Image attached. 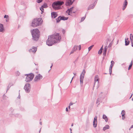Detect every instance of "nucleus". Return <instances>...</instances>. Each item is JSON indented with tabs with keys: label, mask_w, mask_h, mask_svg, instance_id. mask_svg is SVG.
Returning <instances> with one entry per match:
<instances>
[{
	"label": "nucleus",
	"mask_w": 133,
	"mask_h": 133,
	"mask_svg": "<svg viewBox=\"0 0 133 133\" xmlns=\"http://www.w3.org/2000/svg\"><path fill=\"white\" fill-rule=\"evenodd\" d=\"M66 111L67 112L68 111V109L67 108H66Z\"/></svg>",
	"instance_id": "56"
},
{
	"label": "nucleus",
	"mask_w": 133,
	"mask_h": 133,
	"mask_svg": "<svg viewBox=\"0 0 133 133\" xmlns=\"http://www.w3.org/2000/svg\"><path fill=\"white\" fill-rule=\"evenodd\" d=\"M75 0H66L65 5L66 6L71 5L73 3Z\"/></svg>",
	"instance_id": "9"
},
{
	"label": "nucleus",
	"mask_w": 133,
	"mask_h": 133,
	"mask_svg": "<svg viewBox=\"0 0 133 133\" xmlns=\"http://www.w3.org/2000/svg\"><path fill=\"white\" fill-rule=\"evenodd\" d=\"M43 1V0H37V2L38 3H40Z\"/></svg>",
	"instance_id": "38"
},
{
	"label": "nucleus",
	"mask_w": 133,
	"mask_h": 133,
	"mask_svg": "<svg viewBox=\"0 0 133 133\" xmlns=\"http://www.w3.org/2000/svg\"><path fill=\"white\" fill-rule=\"evenodd\" d=\"M43 78L42 75H41L40 74H39L38 75L36 76L35 77L34 80L35 82H36L37 80H39L41 79H42Z\"/></svg>",
	"instance_id": "8"
},
{
	"label": "nucleus",
	"mask_w": 133,
	"mask_h": 133,
	"mask_svg": "<svg viewBox=\"0 0 133 133\" xmlns=\"http://www.w3.org/2000/svg\"><path fill=\"white\" fill-rule=\"evenodd\" d=\"M98 75H96L95 76V77L94 78V85L95 84V83L97 82V83H98Z\"/></svg>",
	"instance_id": "14"
},
{
	"label": "nucleus",
	"mask_w": 133,
	"mask_h": 133,
	"mask_svg": "<svg viewBox=\"0 0 133 133\" xmlns=\"http://www.w3.org/2000/svg\"><path fill=\"white\" fill-rule=\"evenodd\" d=\"M25 76H26L25 78V81L26 82H29L31 81L33 78L34 75L32 73L25 74Z\"/></svg>",
	"instance_id": "4"
},
{
	"label": "nucleus",
	"mask_w": 133,
	"mask_h": 133,
	"mask_svg": "<svg viewBox=\"0 0 133 133\" xmlns=\"http://www.w3.org/2000/svg\"><path fill=\"white\" fill-rule=\"evenodd\" d=\"M132 63H133V61H132V60L130 62V64H131V65H132Z\"/></svg>",
	"instance_id": "52"
},
{
	"label": "nucleus",
	"mask_w": 133,
	"mask_h": 133,
	"mask_svg": "<svg viewBox=\"0 0 133 133\" xmlns=\"http://www.w3.org/2000/svg\"><path fill=\"white\" fill-rule=\"evenodd\" d=\"M64 3L63 2L61 1H57L54 2L52 4V6L53 8L55 9L57 6L58 5H61Z\"/></svg>",
	"instance_id": "5"
},
{
	"label": "nucleus",
	"mask_w": 133,
	"mask_h": 133,
	"mask_svg": "<svg viewBox=\"0 0 133 133\" xmlns=\"http://www.w3.org/2000/svg\"><path fill=\"white\" fill-rule=\"evenodd\" d=\"M93 46V45H92L88 48V50L89 51H90L91 49Z\"/></svg>",
	"instance_id": "35"
},
{
	"label": "nucleus",
	"mask_w": 133,
	"mask_h": 133,
	"mask_svg": "<svg viewBox=\"0 0 133 133\" xmlns=\"http://www.w3.org/2000/svg\"><path fill=\"white\" fill-rule=\"evenodd\" d=\"M32 36V39L34 41H37L39 39L40 35V32L38 29H36L31 30Z\"/></svg>",
	"instance_id": "2"
},
{
	"label": "nucleus",
	"mask_w": 133,
	"mask_h": 133,
	"mask_svg": "<svg viewBox=\"0 0 133 133\" xmlns=\"http://www.w3.org/2000/svg\"><path fill=\"white\" fill-rule=\"evenodd\" d=\"M103 45L102 46L101 48L100 49V50H102L103 49Z\"/></svg>",
	"instance_id": "54"
},
{
	"label": "nucleus",
	"mask_w": 133,
	"mask_h": 133,
	"mask_svg": "<svg viewBox=\"0 0 133 133\" xmlns=\"http://www.w3.org/2000/svg\"><path fill=\"white\" fill-rule=\"evenodd\" d=\"M39 124H40V125H42V122H39Z\"/></svg>",
	"instance_id": "58"
},
{
	"label": "nucleus",
	"mask_w": 133,
	"mask_h": 133,
	"mask_svg": "<svg viewBox=\"0 0 133 133\" xmlns=\"http://www.w3.org/2000/svg\"><path fill=\"white\" fill-rule=\"evenodd\" d=\"M8 97L4 94L2 98L3 100H6Z\"/></svg>",
	"instance_id": "27"
},
{
	"label": "nucleus",
	"mask_w": 133,
	"mask_h": 133,
	"mask_svg": "<svg viewBox=\"0 0 133 133\" xmlns=\"http://www.w3.org/2000/svg\"><path fill=\"white\" fill-rule=\"evenodd\" d=\"M95 5L94 4H91L89 5L88 8V10H90L93 9L95 7Z\"/></svg>",
	"instance_id": "18"
},
{
	"label": "nucleus",
	"mask_w": 133,
	"mask_h": 133,
	"mask_svg": "<svg viewBox=\"0 0 133 133\" xmlns=\"http://www.w3.org/2000/svg\"><path fill=\"white\" fill-rule=\"evenodd\" d=\"M85 16L82 17L81 18V21L82 22L85 19Z\"/></svg>",
	"instance_id": "36"
},
{
	"label": "nucleus",
	"mask_w": 133,
	"mask_h": 133,
	"mask_svg": "<svg viewBox=\"0 0 133 133\" xmlns=\"http://www.w3.org/2000/svg\"><path fill=\"white\" fill-rule=\"evenodd\" d=\"M50 38V35L48 36V39L46 41V44L49 46H50V40L49 38Z\"/></svg>",
	"instance_id": "16"
},
{
	"label": "nucleus",
	"mask_w": 133,
	"mask_h": 133,
	"mask_svg": "<svg viewBox=\"0 0 133 133\" xmlns=\"http://www.w3.org/2000/svg\"><path fill=\"white\" fill-rule=\"evenodd\" d=\"M103 118L105 120V121L107 122L108 121V118L105 115H103Z\"/></svg>",
	"instance_id": "21"
},
{
	"label": "nucleus",
	"mask_w": 133,
	"mask_h": 133,
	"mask_svg": "<svg viewBox=\"0 0 133 133\" xmlns=\"http://www.w3.org/2000/svg\"><path fill=\"white\" fill-rule=\"evenodd\" d=\"M73 104V103H70L69 104V105H70V106L71 105H72Z\"/></svg>",
	"instance_id": "49"
},
{
	"label": "nucleus",
	"mask_w": 133,
	"mask_h": 133,
	"mask_svg": "<svg viewBox=\"0 0 133 133\" xmlns=\"http://www.w3.org/2000/svg\"><path fill=\"white\" fill-rule=\"evenodd\" d=\"M132 94L131 95V96H130V97L129 98L130 99L131 98V97H132Z\"/></svg>",
	"instance_id": "59"
},
{
	"label": "nucleus",
	"mask_w": 133,
	"mask_h": 133,
	"mask_svg": "<svg viewBox=\"0 0 133 133\" xmlns=\"http://www.w3.org/2000/svg\"><path fill=\"white\" fill-rule=\"evenodd\" d=\"M75 13V12H73V11H72V13Z\"/></svg>",
	"instance_id": "62"
},
{
	"label": "nucleus",
	"mask_w": 133,
	"mask_h": 133,
	"mask_svg": "<svg viewBox=\"0 0 133 133\" xmlns=\"http://www.w3.org/2000/svg\"><path fill=\"white\" fill-rule=\"evenodd\" d=\"M51 14V18H55L58 15L57 13L56 12H52Z\"/></svg>",
	"instance_id": "10"
},
{
	"label": "nucleus",
	"mask_w": 133,
	"mask_h": 133,
	"mask_svg": "<svg viewBox=\"0 0 133 133\" xmlns=\"http://www.w3.org/2000/svg\"><path fill=\"white\" fill-rule=\"evenodd\" d=\"M65 30H62V32L63 33V34H64L65 33Z\"/></svg>",
	"instance_id": "51"
},
{
	"label": "nucleus",
	"mask_w": 133,
	"mask_h": 133,
	"mask_svg": "<svg viewBox=\"0 0 133 133\" xmlns=\"http://www.w3.org/2000/svg\"><path fill=\"white\" fill-rule=\"evenodd\" d=\"M20 97H21V96H20V93H19V95L18 96L17 98L18 99H20Z\"/></svg>",
	"instance_id": "44"
},
{
	"label": "nucleus",
	"mask_w": 133,
	"mask_h": 133,
	"mask_svg": "<svg viewBox=\"0 0 133 133\" xmlns=\"http://www.w3.org/2000/svg\"><path fill=\"white\" fill-rule=\"evenodd\" d=\"M121 114H124V115H125V111L124 110H123L122 111V112L121 113Z\"/></svg>",
	"instance_id": "37"
},
{
	"label": "nucleus",
	"mask_w": 133,
	"mask_h": 133,
	"mask_svg": "<svg viewBox=\"0 0 133 133\" xmlns=\"http://www.w3.org/2000/svg\"><path fill=\"white\" fill-rule=\"evenodd\" d=\"M102 52V50H100L98 52V54L99 55H100V54H101Z\"/></svg>",
	"instance_id": "39"
},
{
	"label": "nucleus",
	"mask_w": 133,
	"mask_h": 133,
	"mask_svg": "<svg viewBox=\"0 0 133 133\" xmlns=\"http://www.w3.org/2000/svg\"><path fill=\"white\" fill-rule=\"evenodd\" d=\"M30 84L28 83L25 85L24 89L26 92L29 93L30 91Z\"/></svg>",
	"instance_id": "6"
},
{
	"label": "nucleus",
	"mask_w": 133,
	"mask_h": 133,
	"mask_svg": "<svg viewBox=\"0 0 133 133\" xmlns=\"http://www.w3.org/2000/svg\"><path fill=\"white\" fill-rule=\"evenodd\" d=\"M112 44V42H111L109 44V45L108 46V48H110Z\"/></svg>",
	"instance_id": "33"
},
{
	"label": "nucleus",
	"mask_w": 133,
	"mask_h": 133,
	"mask_svg": "<svg viewBox=\"0 0 133 133\" xmlns=\"http://www.w3.org/2000/svg\"><path fill=\"white\" fill-rule=\"evenodd\" d=\"M132 65L131 64H130L129 65V66L128 67V70H129L132 67Z\"/></svg>",
	"instance_id": "40"
},
{
	"label": "nucleus",
	"mask_w": 133,
	"mask_h": 133,
	"mask_svg": "<svg viewBox=\"0 0 133 133\" xmlns=\"http://www.w3.org/2000/svg\"><path fill=\"white\" fill-rule=\"evenodd\" d=\"M8 17H9V16H8V15H5L4 16V18H8Z\"/></svg>",
	"instance_id": "42"
},
{
	"label": "nucleus",
	"mask_w": 133,
	"mask_h": 133,
	"mask_svg": "<svg viewBox=\"0 0 133 133\" xmlns=\"http://www.w3.org/2000/svg\"><path fill=\"white\" fill-rule=\"evenodd\" d=\"M4 30L3 25L2 24L0 23V32H3Z\"/></svg>",
	"instance_id": "15"
},
{
	"label": "nucleus",
	"mask_w": 133,
	"mask_h": 133,
	"mask_svg": "<svg viewBox=\"0 0 133 133\" xmlns=\"http://www.w3.org/2000/svg\"><path fill=\"white\" fill-rule=\"evenodd\" d=\"M70 130L71 132L72 131V129L71 128H70Z\"/></svg>",
	"instance_id": "64"
},
{
	"label": "nucleus",
	"mask_w": 133,
	"mask_h": 133,
	"mask_svg": "<svg viewBox=\"0 0 133 133\" xmlns=\"http://www.w3.org/2000/svg\"><path fill=\"white\" fill-rule=\"evenodd\" d=\"M61 39V36L59 33H55L50 35V41L54 43L59 42Z\"/></svg>",
	"instance_id": "1"
},
{
	"label": "nucleus",
	"mask_w": 133,
	"mask_h": 133,
	"mask_svg": "<svg viewBox=\"0 0 133 133\" xmlns=\"http://www.w3.org/2000/svg\"><path fill=\"white\" fill-rule=\"evenodd\" d=\"M133 128V125H132L131 126L130 128L129 129V130H130L131 128Z\"/></svg>",
	"instance_id": "55"
},
{
	"label": "nucleus",
	"mask_w": 133,
	"mask_h": 133,
	"mask_svg": "<svg viewBox=\"0 0 133 133\" xmlns=\"http://www.w3.org/2000/svg\"><path fill=\"white\" fill-rule=\"evenodd\" d=\"M37 47L33 46L32 48L31 49L29 50V51L30 52L35 53L37 51Z\"/></svg>",
	"instance_id": "12"
},
{
	"label": "nucleus",
	"mask_w": 133,
	"mask_h": 133,
	"mask_svg": "<svg viewBox=\"0 0 133 133\" xmlns=\"http://www.w3.org/2000/svg\"><path fill=\"white\" fill-rule=\"evenodd\" d=\"M130 41H133V35L132 34H131L130 35Z\"/></svg>",
	"instance_id": "30"
},
{
	"label": "nucleus",
	"mask_w": 133,
	"mask_h": 133,
	"mask_svg": "<svg viewBox=\"0 0 133 133\" xmlns=\"http://www.w3.org/2000/svg\"><path fill=\"white\" fill-rule=\"evenodd\" d=\"M42 21L40 18L37 19H34L33 20L31 26L33 27H36L40 25L42 23Z\"/></svg>",
	"instance_id": "3"
},
{
	"label": "nucleus",
	"mask_w": 133,
	"mask_h": 133,
	"mask_svg": "<svg viewBox=\"0 0 133 133\" xmlns=\"http://www.w3.org/2000/svg\"><path fill=\"white\" fill-rule=\"evenodd\" d=\"M131 46L132 47H133V41H131Z\"/></svg>",
	"instance_id": "48"
},
{
	"label": "nucleus",
	"mask_w": 133,
	"mask_h": 133,
	"mask_svg": "<svg viewBox=\"0 0 133 133\" xmlns=\"http://www.w3.org/2000/svg\"><path fill=\"white\" fill-rule=\"evenodd\" d=\"M13 85V84L11 83H10L8 84L7 87L6 92H7V91L9 90L10 87Z\"/></svg>",
	"instance_id": "20"
},
{
	"label": "nucleus",
	"mask_w": 133,
	"mask_h": 133,
	"mask_svg": "<svg viewBox=\"0 0 133 133\" xmlns=\"http://www.w3.org/2000/svg\"><path fill=\"white\" fill-rule=\"evenodd\" d=\"M97 122L93 121V126L94 128H95L96 127Z\"/></svg>",
	"instance_id": "26"
},
{
	"label": "nucleus",
	"mask_w": 133,
	"mask_h": 133,
	"mask_svg": "<svg viewBox=\"0 0 133 133\" xmlns=\"http://www.w3.org/2000/svg\"><path fill=\"white\" fill-rule=\"evenodd\" d=\"M126 7V6L123 5V9H122L123 10H124L125 9V8Z\"/></svg>",
	"instance_id": "47"
},
{
	"label": "nucleus",
	"mask_w": 133,
	"mask_h": 133,
	"mask_svg": "<svg viewBox=\"0 0 133 133\" xmlns=\"http://www.w3.org/2000/svg\"><path fill=\"white\" fill-rule=\"evenodd\" d=\"M85 73V71L84 69L83 70L82 72L81 73L80 76V82L81 84H82L83 82V80L84 75Z\"/></svg>",
	"instance_id": "7"
},
{
	"label": "nucleus",
	"mask_w": 133,
	"mask_h": 133,
	"mask_svg": "<svg viewBox=\"0 0 133 133\" xmlns=\"http://www.w3.org/2000/svg\"><path fill=\"white\" fill-rule=\"evenodd\" d=\"M111 64L112 65H114V63L115 62L113 61H112L111 62Z\"/></svg>",
	"instance_id": "43"
},
{
	"label": "nucleus",
	"mask_w": 133,
	"mask_h": 133,
	"mask_svg": "<svg viewBox=\"0 0 133 133\" xmlns=\"http://www.w3.org/2000/svg\"><path fill=\"white\" fill-rule=\"evenodd\" d=\"M100 98H98L97 99V101L96 102V103L98 104V103H99L100 102Z\"/></svg>",
	"instance_id": "41"
},
{
	"label": "nucleus",
	"mask_w": 133,
	"mask_h": 133,
	"mask_svg": "<svg viewBox=\"0 0 133 133\" xmlns=\"http://www.w3.org/2000/svg\"><path fill=\"white\" fill-rule=\"evenodd\" d=\"M61 20H66L68 19V17H65L64 16H62V17L61 16Z\"/></svg>",
	"instance_id": "23"
},
{
	"label": "nucleus",
	"mask_w": 133,
	"mask_h": 133,
	"mask_svg": "<svg viewBox=\"0 0 133 133\" xmlns=\"http://www.w3.org/2000/svg\"><path fill=\"white\" fill-rule=\"evenodd\" d=\"M97 116H95L94 118V119L93 121L97 122Z\"/></svg>",
	"instance_id": "34"
},
{
	"label": "nucleus",
	"mask_w": 133,
	"mask_h": 133,
	"mask_svg": "<svg viewBox=\"0 0 133 133\" xmlns=\"http://www.w3.org/2000/svg\"><path fill=\"white\" fill-rule=\"evenodd\" d=\"M124 114H122V117L124 116Z\"/></svg>",
	"instance_id": "57"
},
{
	"label": "nucleus",
	"mask_w": 133,
	"mask_h": 133,
	"mask_svg": "<svg viewBox=\"0 0 133 133\" xmlns=\"http://www.w3.org/2000/svg\"><path fill=\"white\" fill-rule=\"evenodd\" d=\"M42 6H43V8H46L48 7L47 4L46 3H44L43 4V5H42Z\"/></svg>",
	"instance_id": "29"
},
{
	"label": "nucleus",
	"mask_w": 133,
	"mask_h": 133,
	"mask_svg": "<svg viewBox=\"0 0 133 133\" xmlns=\"http://www.w3.org/2000/svg\"><path fill=\"white\" fill-rule=\"evenodd\" d=\"M122 119L123 120H124V119H125V116H124V117H122Z\"/></svg>",
	"instance_id": "53"
},
{
	"label": "nucleus",
	"mask_w": 133,
	"mask_h": 133,
	"mask_svg": "<svg viewBox=\"0 0 133 133\" xmlns=\"http://www.w3.org/2000/svg\"><path fill=\"white\" fill-rule=\"evenodd\" d=\"M73 9V7H72L71 8L68 9L66 11V12L68 13L69 15H71V14H72V10Z\"/></svg>",
	"instance_id": "13"
},
{
	"label": "nucleus",
	"mask_w": 133,
	"mask_h": 133,
	"mask_svg": "<svg viewBox=\"0 0 133 133\" xmlns=\"http://www.w3.org/2000/svg\"><path fill=\"white\" fill-rule=\"evenodd\" d=\"M70 105H69V107H68V108H69V109H70Z\"/></svg>",
	"instance_id": "61"
},
{
	"label": "nucleus",
	"mask_w": 133,
	"mask_h": 133,
	"mask_svg": "<svg viewBox=\"0 0 133 133\" xmlns=\"http://www.w3.org/2000/svg\"><path fill=\"white\" fill-rule=\"evenodd\" d=\"M129 43V41L128 40V38H125V45L126 46L128 45Z\"/></svg>",
	"instance_id": "17"
},
{
	"label": "nucleus",
	"mask_w": 133,
	"mask_h": 133,
	"mask_svg": "<svg viewBox=\"0 0 133 133\" xmlns=\"http://www.w3.org/2000/svg\"><path fill=\"white\" fill-rule=\"evenodd\" d=\"M77 46L76 45H75L74 46L72 49H73V50H74L75 51L77 49Z\"/></svg>",
	"instance_id": "31"
},
{
	"label": "nucleus",
	"mask_w": 133,
	"mask_h": 133,
	"mask_svg": "<svg viewBox=\"0 0 133 133\" xmlns=\"http://www.w3.org/2000/svg\"><path fill=\"white\" fill-rule=\"evenodd\" d=\"M52 66V64L51 66H50V70H51V67Z\"/></svg>",
	"instance_id": "60"
},
{
	"label": "nucleus",
	"mask_w": 133,
	"mask_h": 133,
	"mask_svg": "<svg viewBox=\"0 0 133 133\" xmlns=\"http://www.w3.org/2000/svg\"><path fill=\"white\" fill-rule=\"evenodd\" d=\"M113 65L111 64L109 68V73L111 75L112 73V67Z\"/></svg>",
	"instance_id": "25"
},
{
	"label": "nucleus",
	"mask_w": 133,
	"mask_h": 133,
	"mask_svg": "<svg viewBox=\"0 0 133 133\" xmlns=\"http://www.w3.org/2000/svg\"><path fill=\"white\" fill-rule=\"evenodd\" d=\"M57 23L59 22L61 20V16H59L56 19Z\"/></svg>",
	"instance_id": "24"
},
{
	"label": "nucleus",
	"mask_w": 133,
	"mask_h": 133,
	"mask_svg": "<svg viewBox=\"0 0 133 133\" xmlns=\"http://www.w3.org/2000/svg\"><path fill=\"white\" fill-rule=\"evenodd\" d=\"M40 10L41 11V13L42 14L43 12H44V8H43V6H41V7H40Z\"/></svg>",
	"instance_id": "28"
},
{
	"label": "nucleus",
	"mask_w": 133,
	"mask_h": 133,
	"mask_svg": "<svg viewBox=\"0 0 133 133\" xmlns=\"http://www.w3.org/2000/svg\"><path fill=\"white\" fill-rule=\"evenodd\" d=\"M127 4L128 2L127 0H125L124 1V3L123 4V5L126 6L127 5Z\"/></svg>",
	"instance_id": "32"
},
{
	"label": "nucleus",
	"mask_w": 133,
	"mask_h": 133,
	"mask_svg": "<svg viewBox=\"0 0 133 133\" xmlns=\"http://www.w3.org/2000/svg\"><path fill=\"white\" fill-rule=\"evenodd\" d=\"M37 47L33 46L32 48L31 49L29 50V51L30 52L35 53L37 51Z\"/></svg>",
	"instance_id": "11"
},
{
	"label": "nucleus",
	"mask_w": 133,
	"mask_h": 133,
	"mask_svg": "<svg viewBox=\"0 0 133 133\" xmlns=\"http://www.w3.org/2000/svg\"><path fill=\"white\" fill-rule=\"evenodd\" d=\"M79 50H80L81 49V45H79L78 46Z\"/></svg>",
	"instance_id": "45"
},
{
	"label": "nucleus",
	"mask_w": 133,
	"mask_h": 133,
	"mask_svg": "<svg viewBox=\"0 0 133 133\" xmlns=\"http://www.w3.org/2000/svg\"><path fill=\"white\" fill-rule=\"evenodd\" d=\"M41 131V128L40 129V130L39 131V132L40 133Z\"/></svg>",
	"instance_id": "63"
},
{
	"label": "nucleus",
	"mask_w": 133,
	"mask_h": 133,
	"mask_svg": "<svg viewBox=\"0 0 133 133\" xmlns=\"http://www.w3.org/2000/svg\"><path fill=\"white\" fill-rule=\"evenodd\" d=\"M109 126L108 125H106L105 127H103V130L104 131H105L107 129H109Z\"/></svg>",
	"instance_id": "22"
},
{
	"label": "nucleus",
	"mask_w": 133,
	"mask_h": 133,
	"mask_svg": "<svg viewBox=\"0 0 133 133\" xmlns=\"http://www.w3.org/2000/svg\"><path fill=\"white\" fill-rule=\"evenodd\" d=\"M129 17H133V15H131L129 16Z\"/></svg>",
	"instance_id": "50"
},
{
	"label": "nucleus",
	"mask_w": 133,
	"mask_h": 133,
	"mask_svg": "<svg viewBox=\"0 0 133 133\" xmlns=\"http://www.w3.org/2000/svg\"><path fill=\"white\" fill-rule=\"evenodd\" d=\"M74 51H75L74 50H73V49H72V50L71 51V52L70 54H71L73 53Z\"/></svg>",
	"instance_id": "46"
},
{
	"label": "nucleus",
	"mask_w": 133,
	"mask_h": 133,
	"mask_svg": "<svg viewBox=\"0 0 133 133\" xmlns=\"http://www.w3.org/2000/svg\"><path fill=\"white\" fill-rule=\"evenodd\" d=\"M107 45H106L104 48V51L103 53V55L104 56H105V55H106V53L107 52Z\"/></svg>",
	"instance_id": "19"
}]
</instances>
